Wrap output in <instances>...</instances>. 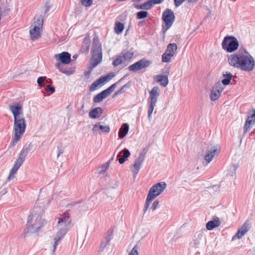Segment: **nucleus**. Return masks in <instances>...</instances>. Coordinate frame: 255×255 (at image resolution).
Wrapping results in <instances>:
<instances>
[{
    "mask_svg": "<svg viewBox=\"0 0 255 255\" xmlns=\"http://www.w3.org/2000/svg\"><path fill=\"white\" fill-rule=\"evenodd\" d=\"M246 54L239 53L232 54L228 57L229 64L233 67L241 70L250 72L255 66V61L252 55L245 50Z\"/></svg>",
    "mask_w": 255,
    "mask_h": 255,
    "instance_id": "f257e3e1",
    "label": "nucleus"
},
{
    "mask_svg": "<svg viewBox=\"0 0 255 255\" xmlns=\"http://www.w3.org/2000/svg\"><path fill=\"white\" fill-rule=\"evenodd\" d=\"M46 223V221L42 219L41 216L31 214L28 217L27 227L24 231L26 233L37 232Z\"/></svg>",
    "mask_w": 255,
    "mask_h": 255,
    "instance_id": "f03ea898",
    "label": "nucleus"
},
{
    "mask_svg": "<svg viewBox=\"0 0 255 255\" xmlns=\"http://www.w3.org/2000/svg\"><path fill=\"white\" fill-rule=\"evenodd\" d=\"M14 135L10 143L11 146H13L20 140L24 134L26 129V124L23 116L14 118Z\"/></svg>",
    "mask_w": 255,
    "mask_h": 255,
    "instance_id": "7ed1b4c3",
    "label": "nucleus"
},
{
    "mask_svg": "<svg viewBox=\"0 0 255 255\" xmlns=\"http://www.w3.org/2000/svg\"><path fill=\"white\" fill-rule=\"evenodd\" d=\"M239 43L235 36L227 35L222 42V48L227 52H233L236 51L239 47Z\"/></svg>",
    "mask_w": 255,
    "mask_h": 255,
    "instance_id": "20e7f679",
    "label": "nucleus"
},
{
    "mask_svg": "<svg viewBox=\"0 0 255 255\" xmlns=\"http://www.w3.org/2000/svg\"><path fill=\"white\" fill-rule=\"evenodd\" d=\"M175 16L173 11L169 8L166 9L162 13V19L165 25H162V31L165 33L172 25Z\"/></svg>",
    "mask_w": 255,
    "mask_h": 255,
    "instance_id": "39448f33",
    "label": "nucleus"
},
{
    "mask_svg": "<svg viewBox=\"0 0 255 255\" xmlns=\"http://www.w3.org/2000/svg\"><path fill=\"white\" fill-rule=\"evenodd\" d=\"M167 184L165 182H160L153 185L149 189L148 194L153 198H155L166 188Z\"/></svg>",
    "mask_w": 255,
    "mask_h": 255,
    "instance_id": "423d86ee",
    "label": "nucleus"
},
{
    "mask_svg": "<svg viewBox=\"0 0 255 255\" xmlns=\"http://www.w3.org/2000/svg\"><path fill=\"white\" fill-rule=\"evenodd\" d=\"M218 145L207 144L206 148V153L205 155L204 159L207 162V164L211 161L213 157L219 153Z\"/></svg>",
    "mask_w": 255,
    "mask_h": 255,
    "instance_id": "0eeeda50",
    "label": "nucleus"
},
{
    "mask_svg": "<svg viewBox=\"0 0 255 255\" xmlns=\"http://www.w3.org/2000/svg\"><path fill=\"white\" fill-rule=\"evenodd\" d=\"M147 151L144 149L142 151L139 153L138 157L135 160L133 165V170L132 171L133 177L135 178L137 174L141 168V165L144 159Z\"/></svg>",
    "mask_w": 255,
    "mask_h": 255,
    "instance_id": "6e6552de",
    "label": "nucleus"
},
{
    "mask_svg": "<svg viewBox=\"0 0 255 255\" xmlns=\"http://www.w3.org/2000/svg\"><path fill=\"white\" fill-rule=\"evenodd\" d=\"M251 222L250 220H247L242 227L239 229L237 233L232 238V240H235L236 238L241 239L244 236L246 233L251 229Z\"/></svg>",
    "mask_w": 255,
    "mask_h": 255,
    "instance_id": "1a4fd4ad",
    "label": "nucleus"
},
{
    "mask_svg": "<svg viewBox=\"0 0 255 255\" xmlns=\"http://www.w3.org/2000/svg\"><path fill=\"white\" fill-rule=\"evenodd\" d=\"M92 58L90 60V64H92L93 67L97 66L102 61V49L92 50Z\"/></svg>",
    "mask_w": 255,
    "mask_h": 255,
    "instance_id": "9d476101",
    "label": "nucleus"
},
{
    "mask_svg": "<svg viewBox=\"0 0 255 255\" xmlns=\"http://www.w3.org/2000/svg\"><path fill=\"white\" fill-rule=\"evenodd\" d=\"M223 90V88L222 87L220 82H218V83H216L211 91L210 96V99L213 101L217 100L219 98Z\"/></svg>",
    "mask_w": 255,
    "mask_h": 255,
    "instance_id": "9b49d317",
    "label": "nucleus"
},
{
    "mask_svg": "<svg viewBox=\"0 0 255 255\" xmlns=\"http://www.w3.org/2000/svg\"><path fill=\"white\" fill-rule=\"evenodd\" d=\"M9 108L12 113L14 118L23 116L22 106L20 103H15L11 105H9Z\"/></svg>",
    "mask_w": 255,
    "mask_h": 255,
    "instance_id": "f8f14e48",
    "label": "nucleus"
},
{
    "mask_svg": "<svg viewBox=\"0 0 255 255\" xmlns=\"http://www.w3.org/2000/svg\"><path fill=\"white\" fill-rule=\"evenodd\" d=\"M68 229L66 227H63L59 229L56 233V235L54 239V244L53 245V253H54L58 245V242L64 237Z\"/></svg>",
    "mask_w": 255,
    "mask_h": 255,
    "instance_id": "ddd939ff",
    "label": "nucleus"
},
{
    "mask_svg": "<svg viewBox=\"0 0 255 255\" xmlns=\"http://www.w3.org/2000/svg\"><path fill=\"white\" fill-rule=\"evenodd\" d=\"M57 61H60L62 64H68L71 61V54L66 51L55 55Z\"/></svg>",
    "mask_w": 255,
    "mask_h": 255,
    "instance_id": "4468645a",
    "label": "nucleus"
},
{
    "mask_svg": "<svg viewBox=\"0 0 255 255\" xmlns=\"http://www.w3.org/2000/svg\"><path fill=\"white\" fill-rule=\"evenodd\" d=\"M113 231L112 230H108L106 233V235L103 238L101 241V243L100 246L99 252H103L105 249L107 245L109 244L112 239L113 236Z\"/></svg>",
    "mask_w": 255,
    "mask_h": 255,
    "instance_id": "2eb2a0df",
    "label": "nucleus"
},
{
    "mask_svg": "<svg viewBox=\"0 0 255 255\" xmlns=\"http://www.w3.org/2000/svg\"><path fill=\"white\" fill-rule=\"evenodd\" d=\"M130 153L128 149L125 148L117 155L118 161L120 164H123L126 160L130 156Z\"/></svg>",
    "mask_w": 255,
    "mask_h": 255,
    "instance_id": "dca6fc26",
    "label": "nucleus"
},
{
    "mask_svg": "<svg viewBox=\"0 0 255 255\" xmlns=\"http://www.w3.org/2000/svg\"><path fill=\"white\" fill-rule=\"evenodd\" d=\"M149 102L156 103L157 98L159 96V88L154 87L149 92Z\"/></svg>",
    "mask_w": 255,
    "mask_h": 255,
    "instance_id": "f3484780",
    "label": "nucleus"
},
{
    "mask_svg": "<svg viewBox=\"0 0 255 255\" xmlns=\"http://www.w3.org/2000/svg\"><path fill=\"white\" fill-rule=\"evenodd\" d=\"M71 222V220L70 218L69 213H68V211H67L63 213V216L61 218H59L58 225L62 223H64L65 225L64 227H67V226L70 224Z\"/></svg>",
    "mask_w": 255,
    "mask_h": 255,
    "instance_id": "a211bd4d",
    "label": "nucleus"
},
{
    "mask_svg": "<svg viewBox=\"0 0 255 255\" xmlns=\"http://www.w3.org/2000/svg\"><path fill=\"white\" fill-rule=\"evenodd\" d=\"M103 110L101 107L93 109L89 113V116L92 119H97L103 114Z\"/></svg>",
    "mask_w": 255,
    "mask_h": 255,
    "instance_id": "6ab92c4d",
    "label": "nucleus"
},
{
    "mask_svg": "<svg viewBox=\"0 0 255 255\" xmlns=\"http://www.w3.org/2000/svg\"><path fill=\"white\" fill-rule=\"evenodd\" d=\"M221 225V221L218 218L209 221L206 224V228L208 230H212L215 228L219 227Z\"/></svg>",
    "mask_w": 255,
    "mask_h": 255,
    "instance_id": "aec40b11",
    "label": "nucleus"
},
{
    "mask_svg": "<svg viewBox=\"0 0 255 255\" xmlns=\"http://www.w3.org/2000/svg\"><path fill=\"white\" fill-rule=\"evenodd\" d=\"M41 27L33 26V27L29 31L30 37L32 40L38 39L40 36V29Z\"/></svg>",
    "mask_w": 255,
    "mask_h": 255,
    "instance_id": "412c9836",
    "label": "nucleus"
},
{
    "mask_svg": "<svg viewBox=\"0 0 255 255\" xmlns=\"http://www.w3.org/2000/svg\"><path fill=\"white\" fill-rule=\"evenodd\" d=\"M129 130V125L127 123L122 125L119 131V137L123 138L126 136Z\"/></svg>",
    "mask_w": 255,
    "mask_h": 255,
    "instance_id": "4be33fe9",
    "label": "nucleus"
},
{
    "mask_svg": "<svg viewBox=\"0 0 255 255\" xmlns=\"http://www.w3.org/2000/svg\"><path fill=\"white\" fill-rule=\"evenodd\" d=\"M127 76H128V74L125 75L123 77L121 78L118 82H117L116 83L112 84L109 87H108L107 89L103 90L104 92L108 96L114 90V89H115V88L116 87L117 84H118L119 83L121 82L122 80H123Z\"/></svg>",
    "mask_w": 255,
    "mask_h": 255,
    "instance_id": "5701e85b",
    "label": "nucleus"
},
{
    "mask_svg": "<svg viewBox=\"0 0 255 255\" xmlns=\"http://www.w3.org/2000/svg\"><path fill=\"white\" fill-rule=\"evenodd\" d=\"M108 96L106 94L104 91H102L101 92L94 96L93 100L95 103H98L102 102Z\"/></svg>",
    "mask_w": 255,
    "mask_h": 255,
    "instance_id": "b1692460",
    "label": "nucleus"
},
{
    "mask_svg": "<svg viewBox=\"0 0 255 255\" xmlns=\"http://www.w3.org/2000/svg\"><path fill=\"white\" fill-rule=\"evenodd\" d=\"M157 82L160 83L162 86L165 87L168 83V76L167 75H158L157 77Z\"/></svg>",
    "mask_w": 255,
    "mask_h": 255,
    "instance_id": "393cba45",
    "label": "nucleus"
},
{
    "mask_svg": "<svg viewBox=\"0 0 255 255\" xmlns=\"http://www.w3.org/2000/svg\"><path fill=\"white\" fill-rule=\"evenodd\" d=\"M255 123V121L247 119L244 127V134H246Z\"/></svg>",
    "mask_w": 255,
    "mask_h": 255,
    "instance_id": "a878e982",
    "label": "nucleus"
},
{
    "mask_svg": "<svg viewBox=\"0 0 255 255\" xmlns=\"http://www.w3.org/2000/svg\"><path fill=\"white\" fill-rule=\"evenodd\" d=\"M177 49V44L175 43H169L167 46V48L165 50L166 51V53L168 52L170 53L171 54H173L174 56L175 53Z\"/></svg>",
    "mask_w": 255,
    "mask_h": 255,
    "instance_id": "bb28decb",
    "label": "nucleus"
},
{
    "mask_svg": "<svg viewBox=\"0 0 255 255\" xmlns=\"http://www.w3.org/2000/svg\"><path fill=\"white\" fill-rule=\"evenodd\" d=\"M32 146L31 143L29 144L28 146L25 145L20 151L19 155L22 157L25 158L28 153L31 150V147Z\"/></svg>",
    "mask_w": 255,
    "mask_h": 255,
    "instance_id": "cd10ccee",
    "label": "nucleus"
},
{
    "mask_svg": "<svg viewBox=\"0 0 255 255\" xmlns=\"http://www.w3.org/2000/svg\"><path fill=\"white\" fill-rule=\"evenodd\" d=\"M101 79L99 78L95 81L90 86L89 91L93 92L100 87V85L103 84Z\"/></svg>",
    "mask_w": 255,
    "mask_h": 255,
    "instance_id": "c85d7f7f",
    "label": "nucleus"
},
{
    "mask_svg": "<svg viewBox=\"0 0 255 255\" xmlns=\"http://www.w3.org/2000/svg\"><path fill=\"white\" fill-rule=\"evenodd\" d=\"M224 79L222 81V83L224 85H228L230 83L231 80L233 77L232 74L228 72H226V74H223Z\"/></svg>",
    "mask_w": 255,
    "mask_h": 255,
    "instance_id": "c756f323",
    "label": "nucleus"
},
{
    "mask_svg": "<svg viewBox=\"0 0 255 255\" xmlns=\"http://www.w3.org/2000/svg\"><path fill=\"white\" fill-rule=\"evenodd\" d=\"M137 65L138 66L139 70L145 68L149 66L151 62L145 59H142L137 62Z\"/></svg>",
    "mask_w": 255,
    "mask_h": 255,
    "instance_id": "7c9ffc66",
    "label": "nucleus"
},
{
    "mask_svg": "<svg viewBox=\"0 0 255 255\" xmlns=\"http://www.w3.org/2000/svg\"><path fill=\"white\" fill-rule=\"evenodd\" d=\"M134 7L137 9H145L148 10L151 8V3L148 0L142 4L136 5L135 4Z\"/></svg>",
    "mask_w": 255,
    "mask_h": 255,
    "instance_id": "2f4dec72",
    "label": "nucleus"
},
{
    "mask_svg": "<svg viewBox=\"0 0 255 255\" xmlns=\"http://www.w3.org/2000/svg\"><path fill=\"white\" fill-rule=\"evenodd\" d=\"M97 49H102V46L98 37L95 36L93 40L92 50Z\"/></svg>",
    "mask_w": 255,
    "mask_h": 255,
    "instance_id": "473e14b6",
    "label": "nucleus"
},
{
    "mask_svg": "<svg viewBox=\"0 0 255 255\" xmlns=\"http://www.w3.org/2000/svg\"><path fill=\"white\" fill-rule=\"evenodd\" d=\"M110 164V161H109L104 164L101 165L97 169V172L99 174H102L104 173L106 170L109 168Z\"/></svg>",
    "mask_w": 255,
    "mask_h": 255,
    "instance_id": "72a5a7b5",
    "label": "nucleus"
},
{
    "mask_svg": "<svg viewBox=\"0 0 255 255\" xmlns=\"http://www.w3.org/2000/svg\"><path fill=\"white\" fill-rule=\"evenodd\" d=\"M124 27H125V26H124V23L119 22V21H117L115 23V28H114L115 31L118 34H120L123 32V31L124 29Z\"/></svg>",
    "mask_w": 255,
    "mask_h": 255,
    "instance_id": "f704fd0d",
    "label": "nucleus"
},
{
    "mask_svg": "<svg viewBox=\"0 0 255 255\" xmlns=\"http://www.w3.org/2000/svg\"><path fill=\"white\" fill-rule=\"evenodd\" d=\"M154 199V198H153L152 197V196L151 197V195H149V194L147 195V198H146V201H145V203L144 204V208H143V214H144L146 213V212L147 211V210H148V208L149 207V205L150 204V202Z\"/></svg>",
    "mask_w": 255,
    "mask_h": 255,
    "instance_id": "c9c22d12",
    "label": "nucleus"
},
{
    "mask_svg": "<svg viewBox=\"0 0 255 255\" xmlns=\"http://www.w3.org/2000/svg\"><path fill=\"white\" fill-rule=\"evenodd\" d=\"M131 86V82L129 81L126 84L124 85L123 86L121 87V88L117 92H116L114 94L113 97L117 96L118 95H120L124 92V90L125 89H128Z\"/></svg>",
    "mask_w": 255,
    "mask_h": 255,
    "instance_id": "e433bc0d",
    "label": "nucleus"
},
{
    "mask_svg": "<svg viewBox=\"0 0 255 255\" xmlns=\"http://www.w3.org/2000/svg\"><path fill=\"white\" fill-rule=\"evenodd\" d=\"M115 75L113 72H110L107 75L100 77V78L104 84L105 82H107L112 79L114 77H115Z\"/></svg>",
    "mask_w": 255,
    "mask_h": 255,
    "instance_id": "4c0bfd02",
    "label": "nucleus"
},
{
    "mask_svg": "<svg viewBox=\"0 0 255 255\" xmlns=\"http://www.w3.org/2000/svg\"><path fill=\"white\" fill-rule=\"evenodd\" d=\"M173 54L167 52L166 51L162 55V61L163 62H168L170 61L171 58L173 57Z\"/></svg>",
    "mask_w": 255,
    "mask_h": 255,
    "instance_id": "58836bf2",
    "label": "nucleus"
},
{
    "mask_svg": "<svg viewBox=\"0 0 255 255\" xmlns=\"http://www.w3.org/2000/svg\"><path fill=\"white\" fill-rule=\"evenodd\" d=\"M148 12L144 10H141L136 13V18L138 19H141L146 17L148 15Z\"/></svg>",
    "mask_w": 255,
    "mask_h": 255,
    "instance_id": "ea45409f",
    "label": "nucleus"
},
{
    "mask_svg": "<svg viewBox=\"0 0 255 255\" xmlns=\"http://www.w3.org/2000/svg\"><path fill=\"white\" fill-rule=\"evenodd\" d=\"M18 168H16L15 166H13L12 169L10 170V172L9 173V176L7 177V180L10 181L11 179H13L14 178V174L16 173L17 171L18 170Z\"/></svg>",
    "mask_w": 255,
    "mask_h": 255,
    "instance_id": "a19ab883",
    "label": "nucleus"
},
{
    "mask_svg": "<svg viewBox=\"0 0 255 255\" xmlns=\"http://www.w3.org/2000/svg\"><path fill=\"white\" fill-rule=\"evenodd\" d=\"M149 102V105L148 107V119H150L151 118V116L152 115V113L153 112V111L154 110V107L156 106V103H154L153 102Z\"/></svg>",
    "mask_w": 255,
    "mask_h": 255,
    "instance_id": "79ce46f5",
    "label": "nucleus"
},
{
    "mask_svg": "<svg viewBox=\"0 0 255 255\" xmlns=\"http://www.w3.org/2000/svg\"><path fill=\"white\" fill-rule=\"evenodd\" d=\"M24 160L25 159L24 158L19 155L18 158L15 161V162L14 164V166L16 167L17 168H19Z\"/></svg>",
    "mask_w": 255,
    "mask_h": 255,
    "instance_id": "37998d69",
    "label": "nucleus"
},
{
    "mask_svg": "<svg viewBox=\"0 0 255 255\" xmlns=\"http://www.w3.org/2000/svg\"><path fill=\"white\" fill-rule=\"evenodd\" d=\"M123 62V58L122 56H120L113 61V65L116 67L122 64Z\"/></svg>",
    "mask_w": 255,
    "mask_h": 255,
    "instance_id": "c03bdc74",
    "label": "nucleus"
},
{
    "mask_svg": "<svg viewBox=\"0 0 255 255\" xmlns=\"http://www.w3.org/2000/svg\"><path fill=\"white\" fill-rule=\"evenodd\" d=\"M247 119H250L255 121V109H253L248 112V117Z\"/></svg>",
    "mask_w": 255,
    "mask_h": 255,
    "instance_id": "a18cd8bd",
    "label": "nucleus"
},
{
    "mask_svg": "<svg viewBox=\"0 0 255 255\" xmlns=\"http://www.w3.org/2000/svg\"><path fill=\"white\" fill-rule=\"evenodd\" d=\"M99 128L102 132L105 133H109L110 131V128L108 126L99 125Z\"/></svg>",
    "mask_w": 255,
    "mask_h": 255,
    "instance_id": "49530a36",
    "label": "nucleus"
},
{
    "mask_svg": "<svg viewBox=\"0 0 255 255\" xmlns=\"http://www.w3.org/2000/svg\"><path fill=\"white\" fill-rule=\"evenodd\" d=\"M46 79V77H42V76L39 77L37 79V83L38 84V85L40 86L44 87L45 84L44 83V82H45Z\"/></svg>",
    "mask_w": 255,
    "mask_h": 255,
    "instance_id": "de8ad7c7",
    "label": "nucleus"
},
{
    "mask_svg": "<svg viewBox=\"0 0 255 255\" xmlns=\"http://www.w3.org/2000/svg\"><path fill=\"white\" fill-rule=\"evenodd\" d=\"M128 69L129 70V71H136L137 70H139V68H138V66L137 65V62L134 63V64L129 66L128 67Z\"/></svg>",
    "mask_w": 255,
    "mask_h": 255,
    "instance_id": "09e8293b",
    "label": "nucleus"
},
{
    "mask_svg": "<svg viewBox=\"0 0 255 255\" xmlns=\"http://www.w3.org/2000/svg\"><path fill=\"white\" fill-rule=\"evenodd\" d=\"M75 71V67H69L68 68H67V71H63V73L67 75H70L74 73Z\"/></svg>",
    "mask_w": 255,
    "mask_h": 255,
    "instance_id": "8fccbe9b",
    "label": "nucleus"
},
{
    "mask_svg": "<svg viewBox=\"0 0 255 255\" xmlns=\"http://www.w3.org/2000/svg\"><path fill=\"white\" fill-rule=\"evenodd\" d=\"M80 1L82 5L86 7L91 6L93 2L92 0H80Z\"/></svg>",
    "mask_w": 255,
    "mask_h": 255,
    "instance_id": "3c124183",
    "label": "nucleus"
},
{
    "mask_svg": "<svg viewBox=\"0 0 255 255\" xmlns=\"http://www.w3.org/2000/svg\"><path fill=\"white\" fill-rule=\"evenodd\" d=\"M42 25H43V19L41 17H38L37 19V20L35 21L34 25L42 28Z\"/></svg>",
    "mask_w": 255,
    "mask_h": 255,
    "instance_id": "603ef678",
    "label": "nucleus"
},
{
    "mask_svg": "<svg viewBox=\"0 0 255 255\" xmlns=\"http://www.w3.org/2000/svg\"><path fill=\"white\" fill-rule=\"evenodd\" d=\"M55 66L62 73L63 71H67V68H64V66L61 63H57Z\"/></svg>",
    "mask_w": 255,
    "mask_h": 255,
    "instance_id": "864d4df0",
    "label": "nucleus"
},
{
    "mask_svg": "<svg viewBox=\"0 0 255 255\" xmlns=\"http://www.w3.org/2000/svg\"><path fill=\"white\" fill-rule=\"evenodd\" d=\"M133 52L128 51L124 54L122 57L125 60H128L130 59L133 56Z\"/></svg>",
    "mask_w": 255,
    "mask_h": 255,
    "instance_id": "5fc2aeb1",
    "label": "nucleus"
},
{
    "mask_svg": "<svg viewBox=\"0 0 255 255\" xmlns=\"http://www.w3.org/2000/svg\"><path fill=\"white\" fill-rule=\"evenodd\" d=\"M91 39L89 36H86L82 42V46L84 45H90Z\"/></svg>",
    "mask_w": 255,
    "mask_h": 255,
    "instance_id": "6e6d98bb",
    "label": "nucleus"
},
{
    "mask_svg": "<svg viewBox=\"0 0 255 255\" xmlns=\"http://www.w3.org/2000/svg\"><path fill=\"white\" fill-rule=\"evenodd\" d=\"M139 249V247L137 245L134 246V247L132 248L131 251L129 253V255H138L137 250Z\"/></svg>",
    "mask_w": 255,
    "mask_h": 255,
    "instance_id": "4d7b16f0",
    "label": "nucleus"
},
{
    "mask_svg": "<svg viewBox=\"0 0 255 255\" xmlns=\"http://www.w3.org/2000/svg\"><path fill=\"white\" fill-rule=\"evenodd\" d=\"M94 68V67H92V64H90V65L88 67L89 70L87 71H85L84 73L85 75L86 76L87 78H89L90 77L91 73L92 71Z\"/></svg>",
    "mask_w": 255,
    "mask_h": 255,
    "instance_id": "13d9d810",
    "label": "nucleus"
},
{
    "mask_svg": "<svg viewBox=\"0 0 255 255\" xmlns=\"http://www.w3.org/2000/svg\"><path fill=\"white\" fill-rule=\"evenodd\" d=\"M57 149H58V153H57V158L59 157V156L63 153L64 152V148L62 145L61 144H59L57 146Z\"/></svg>",
    "mask_w": 255,
    "mask_h": 255,
    "instance_id": "bf43d9fd",
    "label": "nucleus"
},
{
    "mask_svg": "<svg viewBox=\"0 0 255 255\" xmlns=\"http://www.w3.org/2000/svg\"><path fill=\"white\" fill-rule=\"evenodd\" d=\"M44 87H45V89L48 92H50L51 93H53L55 91V88L53 86L47 85Z\"/></svg>",
    "mask_w": 255,
    "mask_h": 255,
    "instance_id": "052dcab7",
    "label": "nucleus"
},
{
    "mask_svg": "<svg viewBox=\"0 0 255 255\" xmlns=\"http://www.w3.org/2000/svg\"><path fill=\"white\" fill-rule=\"evenodd\" d=\"M159 202L158 200H156L154 201L151 207V209L152 210V211H154L156 209L158 206L159 205Z\"/></svg>",
    "mask_w": 255,
    "mask_h": 255,
    "instance_id": "680f3d73",
    "label": "nucleus"
},
{
    "mask_svg": "<svg viewBox=\"0 0 255 255\" xmlns=\"http://www.w3.org/2000/svg\"><path fill=\"white\" fill-rule=\"evenodd\" d=\"M164 0H148L150 1V3H151V7L153 5L156 4H159L162 3Z\"/></svg>",
    "mask_w": 255,
    "mask_h": 255,
    "instance_id": "e2e57ef3",
    "label": "nucleus"
},
{
    "mask_svg": "<svg viewBox=\"0 0 255 255\" xmlns=\"http://www.w3.org/2000/svg\"><path fill=\"white\" fill-rule=\"evenodd\" d=\"M185 0H174L175 6L177 7L179 6Z\"/></svg>",
    "mask_w": 255,
    "mask_h": 255,
    "instance_id": "0e129e2a",
    "label": "nucleus"
},
{
    "mask_svg": "<svg viewBox=\"0 0 255 255\" xmlns=\"http://www.w3.org/2000/svg\"><path fill=\"white\" fill-rule=\"evenodd\" d=\"M238 167V165L234 164L233 166V174H232L233 176H235L236 175V170H237Z\"/></svg>",
    "mask_w": 255,
    "mask_h": 255,
    "instance_id": "69168bd1",
    "label": "nucleus"
},
{
    "mask_svg": "<svg viewBox=\"0 0 255 255\" xmlns=\"http://www.w3.org/2000/svg\"><path fill=\"white\" fill-rule=\"evenodd\" d=\"M82 48L84 50V52H88L90 49V45H84L82 46Z\"/></svg>",
    "mask_w": 255,
    "mask_h": 255,
    "instance_id": "338daca9",
    "label": "nucleus"
},
{
    "mask_svg": "<svg viewBox=\"0 0 255 255\" xmlns=\"http://www.w3.org/2000/svg\"><path fill=\"white\" fill-rule=\"evenodd\" d=\"M100 124V123H96L93 127L92 130L93 131H95L98 129V128H99V125Z\"/></svg>",
    "mask_w": 255,
    "mask_h": 255,
    "instance_id": "774afa93",
    "label": "nucleus"
}]
</instances>
